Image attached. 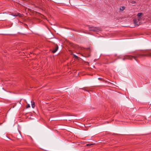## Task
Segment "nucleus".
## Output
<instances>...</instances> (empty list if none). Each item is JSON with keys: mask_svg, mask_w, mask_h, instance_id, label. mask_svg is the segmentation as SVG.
<instances>
[{"mask_svg": "<svg viewBox=\"0 0 151 151\" xmlns=\"http://www.w3.org/2000/svg\"><path fill=\"white\" fill-rule=\"evenodd\" d=\"M31 103L32 106L33 108H34L35 107V103L34 102L32 103V101H31Z\"/></svg>", "mask_w": 151, "mask_h": 151, "instance_id": "10", "label": "nucleus"}, {"mask_svg": "<svg viewBox=\"0 0 151 151\" xmlns=\"http://www.w3.org/2000/svg\"><path fill=\"white\" fill-rule=\"evenodd\" d=\"M98 79L100 80L101 81V80H102V78H98Z\"/></svg>", "mask_w": 151, "mask_h": 151, "instance_id": "15", "label": "nucleus"}, {"mask_svg": "<svg viewBox=\"0 0 151 151\" xmlns=\"http://www.w3.org/2000/svg\"><path fill=\"white\" fill-rule=\"evenodd\" d=\"M83 90H85V91H86V90H85L84 88H83Z\"/></svg>", "mask_w": 151, "mask_h": 151, "instance_id": "16", "label": "nucleus"}, {"mask_svg": "<svg viewBox=\"0 0 151 151\" xmlns=\"http://www.w3.org/2000/svg\"><path fill=\"white\" fill-rule=\"evenodd\" d=\"M15 137L18 139H19L22 136L21 134L19 133H18V134L16 135H15Z\"/></svg>", "mask_w": 151, "mask_h": 151, "instance_id": "6", "label": "nucleus"}, {"mask_svg": "<svg viewBox=\"0 0 151 151\" xmlns=\"http://www.w3.org/2000/svg\"><path fill=\"white\" fill-rule=\"evenodd\" d=\"M89 30L90 31H92L94 32H99L101 31V28L94 27H89Z\"/></svg>", "mask_w": 151, "mask_h": 151, "instance_id": "2", "label": "nucleus"}, {"mask_svg": "<svg viewBox=\"0 0 151 151\" xmlns=\"http://www.w3.org/2000/svg\"><path fill=\"white\" fill-rule=\"evenodd\" d=\"M93 144H87L86 145V146H90V145H93Z\"/></svg>", "mask_w": 151, "mask_h": 151, "instance_id": "14", "label": "nucleus"}, {"mask_svg": "<svg viewBox=\"0 0 151 151\" xmlns=\"http://www.w3.org/2000/svg\"><path fill=\"white\" fill-rule=\"evenodd\" d=\"M13 15L14 17L18 16L19 17H22V15L19 13H15V14H13Z\"/></svg>", "mask_w": 151, "mask_h": 151, "instance_id": "5", "label": "nucleus"}, {"mask_svg": "<svg viewBox=\"0 0 151 151\" xmlns=\"http://www.w3.org/2000/svg\"><path fill=\"white\" fill-rule=\"evenodd\" d=\"M145 56H151V50L147 51L144 52L142 54H137L135 56H131L130 55H127L126 56V58L132 60V59L134 58L135 60L137 61L136 59L137 58H141Z\"/></svg>", "mask_w": 151, "mask_h": 151, "instance_id": "1", "label": "nucleus"}, {"mask_svg": "<svg viewBox=\"0 0 151 151\" xmlns=\"http://www.w3.org/2000/svg\"><path fill=\"white\" fill-rule=\"evenodd\" d=\"M130 2H131V4H135L136 3V1H131Z\"/></svg>", "mask_w": 151, "mask_h": 151, "instance_id": "11", "label": "nucleus"}, {"mask_svg": "<svg viewBox=\"0 0 151 151\" xmlns=\"http://www.w3.org/2000/svg\"><path fill=\"white\" fill-rule=\"evenodd\" d=\"M53 43L55 45L56 47H55V49H54L52 51V52L53 53H54L56 52L58 50V46L57 44H55L54 43Z\"/></svg>", "mask_w": 151, "mask_h": 151, "instance_id": "4", "label": "nucleus"}, {"mask_svg": "<svg viewBox=\"0 0 151 151\" xmlns=\"http://www.w3.org/2000/svg\"><path fill=\"white\" fill-rule=\"evenodd\" d=\"M73 30H74V31H77V32H83V33H86V34H89L88 33L84 31H80V30H76V29H73Z\"/></svg>", "mask_w": 151, "mask_h": 151, "instance_id": "7", "label": "nucleus"}, {"mask_svg": "<svg viewBox=\"0 0 151 151\" xmlns=\"http://www.w3.org/2000/svg\"><path fill=\"white\" fill-rule=\"evenodd\" d=\"M142 15H143V13H138L137 14V16L138 17V19L140 18V17Z\"/></svg>", "mask_w": 151, "mask_h": 151, "instance_id": "8", "label": "nucleus"}, {"mask_svg": "<svg viewBox=\"0 0 151 151\" xmlns=\"http://www.w3.org/2000/svg\"><path fill=\"white\" fill-rule=\"evenodd\" d=\"M30 106L29 104H28L26 106V108H27L29 107H30Z\"/></svg>", "mask_w": 151, "mask_h": 151, "instance_id": "12", "label": "nucleus"}, {"mask_svg": "<svg viewBox=\"0 0 151 151\" xmlns=\"http://www.w3.org/2000/svg\"><path fill=\"white\" fill-rule=\"evenodd\" d=\"M140 18L138 19H133L134 23L135 25H140Z\"/></svg>", "mask_w": 151, "mask_h": 151, "instance_id": "3", "label": "nucleus"}, {"mask_svg": "<svg viewBox=\"0 0 151 151\" xmlns=\"http://www.w3.org/2000/svg\"><path fill=\"white\" fill-rule=\"evenodd\" d=\"M74 56V57L76 58H78V57L77 56H76V55H73Z\"/></svg>", "mask_w": 151, "mask_h": 151, "instance_id": "13", "label": "nucleus"}, {"mask_svg": "<svg viewBox=\"0 0 151 151\" xmlns=\"http://www.w3.org/2000/svg\"><path fill=\"white\" fill-rule=\"evenodd\" d=\"M125 8V7L124 6H122L120 8V10H121L123 11L124 9Z\"/></svg>", "mask_w": 151, "mask_h": 151, "instance_id": "9", "label": "nucleus"}]
</instances>
